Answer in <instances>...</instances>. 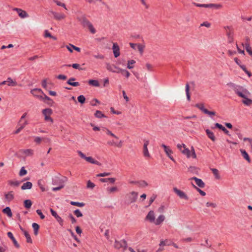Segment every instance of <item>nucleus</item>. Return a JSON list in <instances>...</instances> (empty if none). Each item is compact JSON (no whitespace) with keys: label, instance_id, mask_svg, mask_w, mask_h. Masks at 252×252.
Segmentation results:
<instances>
[{"label":"nucleus","instance_id":"obj_1","mask_svg":"<svg viewBox=\"0 0 252 252\" xmlns=\"http://www.w3.org/2000/svg\"><path fill=\"white\" fill-rule=\"evenodd\" d=\"M227 85L234 91V93L239 97L243 98L242 102L245 105L249 106L252 104V99L249 98L251 94L246 88L231 82L228 83Z\"/></svg>","mask_w":252,"mask_h":252},{"label":"nucleus","instance_id":"obj_2","mask_svg":"<svg viewBox=\"0 0 252 252\" xmlns=\"http://www.w3.org/2000/svg\"><path fill=\"white\" fill-rule=\"evenodd\" d=\"M31 93L34 96L38 97L39 99L43 100L49 106H53L54 101L49 96L44 94L41 89L35 88L31 90Z\"/></svg>","mask_w":252,"mask_h":252},{"label":"nucleus","instance_id":"obj_3","mask_svg":"<svg viewBox=\"0 0 252 252\" xmlns=\"http://www.w3.org/2000/svg\"><path fill=\"white\" fill-rule=\"evenodd\" d=\"M77 19L82 27L84 28L87 27L92 33L94 34L96 32V30L94 28L93 24L87 19L85 14H81L78 16Z\"/></svg>","mask_w":252,"mask_h":252},{"label":"nucleus","instance_id":"obj_4","mask_svg":"<svg viewBox=\"0 0 252 252\" xmlns=\"http://www.w3.org/2000/svg\"><path fill=\"white\" fill-rule=\"evenodd\" d=\"M77 153L79 156L84 159H85L88 162H90L92 164H94L99 166L101 165V163L98 161L97 160L94 159L92 157H86L84 154H83L81 151H78Z\"/></svg>","mask_w":252,"mask_h":252},{"label":"nucleus","instance_id":"obj_5","mask_svg":"<svg viewBox=\"0 0 252 252\" xmlns=\"http://www.w3.org/2000/svg\"><path fill=\"white\" fill-rule=\"evenodd\" d=\"M173 191L181 199L186 200H189L188 195L184 191L179 189L176 187L173 188Z\"/></svg>","mask_w":252,"mask_h":252},{"label":"nucleus","instance_id":"obj_6","mask_svg":"<svg viewBox=\"0 0 252 252\" xmlns=\"http://www.w3.org/2000/svg\"><path fill=\"white\" fill-rule=\"evenodd\" d=\"M114 247L116 249H120L121 248H124L126 249L127 247V243L126 240H122L120 241L115 240Z\"/></svg>","mask_w":252,"mask_h":252},{"label":"nucleus","instance_id":"obj_7","mask_svg":"<svg viewBox=\"0 0 252 252\" xmlns=\"http://www.w3.org/2000/svg\"><path fill=\"white\" fill-rule=\"evenodd\" d=\"M128 198V203H132L135 202L137 198L138 193L135 191H132L126 195Z\"/></svg>","mask_w":252,"mask_h":252},{"label":"nucleus","instance_id":"obj_8","mask_svg":"<svg viewBox=\"0 0 252 252\" xmlns=\"http://www.w3.org/2000/svg\"><path fill=\"white\" fill-rule=\"evenodd\" d=\"M106 68L108 70L115 73H119L120 68L116 66L114 64H111L110 63H106Z\"/></svg>","mask_w":252,"mask_h":252},{"label":"nucleus","instance_id":"obj_9","mask_svg":"<svg viewBox=\"0 0 252 252\" xmlns=\"http://www.w3.org/2000/svg\"><path fill=\"white\" fill-rule=\"evenodd\" d=\"M13 10L16 11L18 13L19 16L22 18H25L29 16L28 14L26 11H24L20 8H14Z\"/></svg>","mask_w":252,"mask_h":252},{"label":"nucleus","instance_id":"obj_10","mask_svg":"<svg viewBox=\"0 0 252 252\" xmlns=\"http://www.w3.org/2000/svg\"><path fill=\"white\" fill-rule=\"evenodd\" d=\"M112 50L115 58L118 57L120 55V47L117 43H113Z\"/></svg>","mask_w":252,"mask_h":252},{"label":"nucleus","instance_id":"obj_11","mask_svg":"<svg viewBox=\"0 0 252 252\" xmlns=\"http://www.w3.org/2000/svg\"><path fill=\"white\" fill-rule=\"evenodd\" d=\"M143 151V153L145 157H150V155L148 152L147 146L149 144V141L147 140H144Z\"/></svg>","mask_w":252,"mask_h":252},{"label":"nucleus","instance_id":"obj_12","mask_svg":"<svg viewBox=\"0 0 252 252\" xmlns=\"http://www.w3.org/2000/svg\"><path fill=\"white\" fill-rule=\"evenodd\" d=\"M50 212L53 216H54L58 222L60 223L61 226L63 225V220L57 214V212L54 211L53 209H50Z\"/></svg>","mask_w":252,"mask_h":252},{"label":"nucleus","instance_id":"obj_13","mask_svg":"<svg viewBox=\"0 0 252 252\" xmlns=\"http://www.w3.org/2000/svg\"><path fill=\"white\" fill-rule=\"evenodd\" d=\"M54 16V18L57 20H61L65 18V15L63 13H59L53 11H50Z\"/></svg>","mask_w":252,"mask_h":252},{"label":"nucleus","instance_id":"obj_14","mask_svg":"<svg viewBox=\"0 0 252 252\" xmlns=\"http://www.w3.org/2000/svg\"><path fill=\"white\" fill-rule=\"evenodd\" d=\"M145 220L150 222H154L155 220V213L153 211H150L145 218Z\"/></svg>","mask_w":252,"mask_h":252},{"label":"nucleus","instance_id":"obj_15","mask_svg":"<svg viewBox=\"0 0 252 252\" xmlns=\"http://www.w3.org/2000/svg\"><path fill=\"white\" fill-rule=\"evenodd\" d=\"M190 180H194L196 184L201 188H204L205 186V183L203 182V181L201 179H199L196 177H193L191 178Z\"/></svg>","mask_w":252,"mask_h":252},{"label":"nucleus","instance_id":"obj_16","mask_svg":"<svg viewBox=\"0 0 252 252\" xmlns=\"http://www.w3.org/2000/svg\"><path fill=\"white\" fill-rule=\"evenodd\" d=\"M7 236L12 240L14 246L17 248L19 249L20 248V245L18 243L17 241L13 236V234L11 232H7Z\"/></svg>","mask_w":252,"mask_h":252},{"label":"nucleus","instance_id":"obj_17","mask_svg":"<svg viewBox=\"0 0 252 252\" xmlns=\"http://www.w3.org/2000/svg\"><path fill=\"white\" fill-rule=\"evenodd\" d=\"M123 141L122 140H120L119 142H116L112 140L111 141H108L107 144L111 146H115L118 148H121L123 146Z\"/></svg>","mask_w":252,"mask_h":252},{"label":"nucleus","instance_id":"obj_18","mask_svg":"<svg viewBox=\"0 0 252 252\" xmlns=\"http://www.w3.org/2000/svg\"><path fill=\"white\" fill-rule=\"evenodd\" d=\"M5 199L6 201L10 202L14 199V194L12 191H10L4 194Z\"/></svg>","mask_w":252,"mask_h":252},{"label":"nucleus","instance_id":"obj_19","mask_svg":"<svg viewBox=\"0 0 252 252\" xmlns=\"http://www.w3.org/2000/svg\"><path fill=\"white\" fill-rule=\"evenodd\" d=\"M207 136L213 142L216 141V137L214 135V133L210 130L207 129L205 130Z\"/></svg>","mask_w":252,"mask_h":252},{"label":"nucleus","instance_id":"obj_20","mask_svg":"<svg viewBox=\"0 0 252 252\" xmlns=\"http://www.w3.org/2000/svg\"><path fill=\"white\" fill-rule=\"evenodd\" d=\"M76 79L74 77L70 78L68 81H67V84L71 85L73 87H77L79 86V83L78 82H73L75 81Z\"/></svg>","mask_w":252,"mask_h":252},{"label":"nucleus","instance_id":"obj_21","mask_svg":"<svg viewBox=\"0 0 252 252\" xmlns=\"http://www.w3.org/2000/svg\"><path fill=\"white\" fill-rule=\"evenodd\" d=\"M246 40L247 41V42L245 43L246 50L247 52H248L249 55L252 56V49L251 47L250 46V45L248 42L250 40V39L248 37H247Z\"/></svg>","mask_w":252,"mask_h":252},{"label":"nucleus","instance_id":"obj_22","mask_svg":"<svg viewBox=\"0 0 252 252\" xmlns=\"http://www.w3.org/2000/svg\"><path fill=\"white\" fill-rule=\"evenodd\" d=\"M226 35L227 36L228 43H230L233 42V40H234L233 31H230L229 32H227L226 33Z\"/></svg>","mask_w":252,"mask_h":252},{"label":"nucleus","instance_id":"obj_23","mask_svg":"<svg viewBox=\"0 0 252 252\" xmlns=\"http://www.w3.org/2000/svg\"><path fill=\"white\" fill-rule=\"evenodd\" d=\"M99 181L101 182L105 183L107 182H109L110 184H114L116 181V178H101L99 179Z\"/></svg>","mask_w":252,"mask_h":252},{"label":"nucleus","instance_id":"obj_24","mask_svg":"<svg viewBox=\"0 0 252 252\" xmlns=\"http://www.w3.org/2000/svg\"><path fill=\"white\" fill-rule=\"evenodd\" d=\"M32 184L30 182H27L26 183H24L21 187V189L22 190H25V189H31L32 188Z\"/></svg>","mask_w":252,"mask_h":252},{"label":"nucleus","instance_id":"obj_25","mask_svg":"<svg viewBox=\"0 0 252 252\" xmlns=\"http://www.w3.org/2000/svg\"><path fill=\"white\" fill-rule=\"evenodd\" d=\"M164 220L165 217L163 215H161L158 216L156 221L155 220L154 222L156 225H159L164 221Z\"/></svg>","mask_w":252,"mask_h":252},{"label":"nucleus","instance_id":"obj_26","mask_svg":"<svg viewBox=\"0 0 252 252\" xmlns=\"http://www.w3.org/2000/svg\"><path fill=\"white\" fill-rule=\"evenodd\" d=\"M172 244V241L170 240L166 239L165 240H161L160 242L159 246H170Z\"/></svg>","mask_w":252,"mask_h":252},{"label":"nucleus","instance_id":"obj_27","mask_svg":"<svg viewBox=\"0 0 252 252\" xmlns=\"http://www.w3.org/2000/svg\"><path fill=\"white\" fill-rule=\"evenodd\" d=\"M95 117L100 119L102 118H107V116H105L101 111L96 110L94 114Z\"/></svg>","mask_w":252,"mask_h":252},{"label":"nucleus","instance_id":"obj_28","mask_svg":"<svg viewBox=\"0 0 252 252\" xmlns=\"http://www.w3.org/2000/svg\"><path fill=\"white\" fill-rule=\"evenodd\" d=\"M241 153L242 154V156L244 157V158L246 159L249 162H251V159L249 157V156L247 152L245 150L243 149L240 150Z\"/></svg>","mask_w":252,"mask_h":252},{"label":"nucleus","instance_id":"obj_29","mask_svg":"<svg viewBox=\"0 0 252 252\" xmlns=\"http://www.w3.org/2000/svg\"><path fill=\"white\" fill-rule=\"evenodd\" d=\"M2 212L4 214H6L8 217L10 218L12 216V213L10 207H6L5 208H4L2 210Z\"/></svg>","mask_w":252,"mask_h":252},{"label":"nucleus","instance_id":"obj_30","mask_svg":"<svg viewBox=\"0 0 252 252\" xmlns=\"http://www.w3.org/2000/svg\"><path fill=\"white\" fill-rule=\"evenodd\" d=\"M70 47L72 48V49H74L77 52H80L81 50L80 48L76 47L72 44H69V45L66 46V48L70 52H72V50Z\"/></svg>","mask_w":252,"mask_h":252},{"label":"nucleus","instance_id":"obj_31","mask_svg":"<svg viewBox=\"0 0 252 252\" xmlns=\"http://www.w3.org/2000/svg\"><path fill=\"white\" fill-rule=\"evenodd\" d=\"M118 191V189L117 187H107L106 188V191L108 194H111L112 193H114L115 192H117Z\"/></svg>","mask_w":252,"mask_h":252},{"label":"nucleus","instance_id":"obj_32","mask_svg":"<svg viewBox=\"0 0 252 252\" xmlns=\"http://www.w3.org/2000/svg\"><path fill=\"white\" fill-rule=\"evenodd\" d=\"M32 227L33 229L34 234L37 235L38 233V230L40 227L39 225L35 222H33L32 224Z\"/></svg>","mask_w":252,"mask_h":252},{"label":"nucleus","instance_id":"obj_33","mask_svg":"<svg viewBox=\"0 0 252 252\" xmlns=\"http://www.w3.org/2000/svg\"><path fill=\"white\" fill-rule=\"evenodd\" d=\"M43 115L46 117V116L51 115L53 113V111L51 108H45L42 111Z\"/></svg>","mask_w":252,"mask_h":252},{"label":"nucleus","instance_id":"obj_34","mask_svg":"<svg viewBox=\"0 0 252 252\" xmlns=\"http://www.w3.org/2000/svg\"><path fill=\"white\" fill-rule=\"evenodd\" d=\"M64 66L72 67L73 68L78 69L79 70H82V68L80 67V65L78 63H73L72 64H63L62 66V67Z\"/></svg>","mask_w":252,"mask_h":252},{"label":"nucleus","instance_id":"obj_35","mask_svg":"<svg viewBox=\"0 0 252 252\" xmlns=\"http://www.w3.org/2000/svg\"><path fill=\"white\" fill-rule=\"evenodd\" d=\"M32 205V202L30 199H26L24 201V206L26 209H30Z\"/></svg>","mask_w":252,"mask_h":252},{"label":"nucleus","instance_id":"obj_36","mask_svg":"<svg viewBox=\"0 0 252 252\" xmlns=\"http://www.w3.org/2000/svg\"><path fill=\"white\" fill-rule=\"evenodd\" d=\"M211 170L212 171V173H213L214 175L215 176L216 179H220V176L219 174V170L217 169L211 168Z\"/></svg>","mask_w":252,"mask_h":252},{"label":"nucleus","instance_id":"obj_37","mask_svg":"<svg viewBox=\"0 0 252 252\" xmlns=\"http://www.w3.org/2000/svg\"><path fill=\"white\" fill-rule=\"evenodd\" d=\"M8 83L7 85L9 86H16L17 85V83L16 81H13V80L10 77H8L6 80Z\"/></svg>","mask_w":252,"mask_h":252},{"label":"nucleus","instance_id":"obj_38","mask_svg":"<svg viewBox=\"0 0 252 252\" xmlns=\"http://www.w3.org/2000/svg\"><path fill=\"white\" fill-rule=\"evenodd\" d=\"M26 238V241L27 243H32V239L31 237V236L29 234V233H28V232L27 231H24V233H23Z\"/></svg>","mask_w":252,"mask_h":252},{"label":"nucleus","instance_id":"obj_39","mask_svg":"<svg viewBox=\"0 0 252 252\" xmlns=\"http://www.w3.org/2000/svg\"><path fill=\"white\" fill-rule=\"evenodd\" d=\"M189 86L188 83H187L186 85V93L187 95V98L188 101L190 100V95L189 93Z\"/></svg>","mask_w":252,"mask_h":252},{"label":"nucleus","instance_id":"obj_40","mask_svg":"<svg viewBox=\"0 0 252 252\" xmlns=\"http://www.w3.org/2000/svg\"><path fill=\"white\" fill-rule=\"evenodd\" d=\"M119 73H121L123 75L125 76L127 78H128L130 75V73L127 70L121 68L119 70Z\"/></svg>","mask_w":252,"mask_h":252},{"label":"nucleus","instance_id":"obj_41","mask_svg":"<svg viewBox=\"0 0 252 252\" xmlns=\"http://www.w3.org/2000/svg\"><path fill=\"white\" fill-rule=\"evenodd\" d=\"M137 185L139 187L144 188L148 186V184L145 180H141L140 181H138Z\"/></svg>","mask_w":252,"mask_h":252},{"label":"nucleus","instance_id":"obj_42","mask_svg":"<svg viewBox=\"0 0 252 252\" xmlns=\"http://www.w3.org/2000/svg\"><path fill=\"white\" fill-rule=\"evenodd\" d=\"M89 84L95 87H99V84L97 80H90L88 82Z\"/></svg>","mask_w":252,"mask_h":252},{"label":"nucleus","instance_id":"obj_43","mask_svg":"<svg viewBox=\"0 0 252 252\" xmlns=\"http://www.w3.org/2000/svg\"><path fill=\"white\" fill-rule=\"evenodd\" d=\"M8 184L10 186L18 187L20 185V182L18 181H13L12 180H9L8 181Z\"/></svg>","mask_w":252,"mask_h":252},{"label":"nucleus","instance_id":"obj_44","mask_svg":"<svg viewBox=\"0 0 252 252\" xmlns=\"http://www.w3.org/2000/svg\"><path fill=\"white\" fill-rule=\"evenodd\" d=\"M182 153L186 155L188 158L190 157V151L188 148H185L182 151Z\"/></svg>","mask_w":252,"mask_h":252},{"label":"nucleus","instance_id":"obj_45","mask_svg":"<svg viewBox=\"0 0 252 252\" xmlns=\"http://www.w3.org/2000/svg\"><path fill=\"white\" fill-rule=\"evenodd\" d=\"M70 204L73 206H76L79 207H82L84 206L85 204L83 202H74V201H71Z\"/></svg>","mask_w":252,"mask_h":252},{"label":"nucleus","instance_id":"obj_46","mask_svg":"<svg viewBox=\"0 0 252 252\" xmlns=\"http://www.w3.org/2000/svg\"><path fill=\"white\" fill-rule=\"evenodd\" d=\"M78 101L81 104H84L85 102L86 98L83 95H80L77 97Z\"/></svg>","mask_w":252,"mask_h":252},{"label":"nucleus","instance_id":"obj_47","mask_svg":"<svg viewBox=\"0 0 252 252\" xmlns=\"http://www.w3.org/2000/svg\"><path fill=\"white\" fill-rule=\"evenodd\" d=\"M195 106L199 109L203 113H204L205 110L206 109L204 108V104L203 103H197L195 104Z\"/></svg>","mask_w":252,"mask_h":252},{"label":"nucleus","instance_id":"obj_48","mask_svg":"<svg viewBox=\"0 0 252 252\" xmlns=\"http://www.w3.org/2000/svg\"><path fill=\"white\" fill-rule=\"evenodd\" d=\"M137 49H138L139 52H140V54L142 55V54L143 53L144 49L145 48V46L143 45L142 44H137Z\"/></svg>","mask_w":252,"mask_h":252},{"label":"nucleus","instance_id":"obj_49","mask_svg":"<svg viewBox=\"0 0 252 252\" xmlns=\"http://www.w3.org/2000/svg\"><path fill=\"white\" fill-rule=\"evenodd\" d=\"M192 186L194 189H196V190L202 195V196H205L206 195L205 192L199 188H197L196 186H195L193 184H192Z\"/></svg>","mask_w":252,"mask_h":252},{"label":"nucleus","instance_id":"obj_50","mask_svg":"<svg viewBox=\"0 0 252 252\" xmlns=\"http://www.w3.org/2000/svg\"><path fill=\"white\" fill-rule=\"evenodd\" d=\"M27 174V171L25 169L24 167H22L19 172V176H23Z\"/></svg>","mask_w":252,"mask_h":252},{"label":"nucleus","instance_id":"obj_51","mask_svg":"<svg viewBox=\"0 0 252 252\" xmlns=\"http://www.w3.org/2000/svg\"><path fill=\"white\" fill-rule=\"evenodd\" d=\"M95 187V184L92 182L90 180L87 182V188L88 189H93Z\"/></svg>","mask_w":252,"mask_h":252},{"label":"nucleus","instance_id":"obj_52","mask_svg":"<svg viewBox=\"0 0 252 252\" xmlns=\"http://www.w3.org/2000/svg\"><path fill=\"white\" fill-rule=\"evenodd\" d=\"M135 63V61L133 60L128 61L127 62V67L128 69H131L133 67V66H131V64H133Z\"/></svg>","mask_w":252,"mask_h":252},{"label":"nucleus","instance_id":"obj_53","mask_svg":"<svg viewBox=\"0 0 252 252\" xmlns=\"http://www.w3.org/2000/svg\"><path fill=\"white\" fill-rule=\"evenodd\" d=\"M224 127V126H223L222 125H221V124H220L219 123H216L215 124L214 127H212L211 128L212 129H214V128H218L222 130Z\"/></svg>","mask_w":252,"mask_h":252},{"label":"nucleus","instance_id":"obj_54","mask_svg":"<svg viewBox=\"0 0 252 252\" xmlns=\"http://www.w3.org/2000/svg\"><path fill=\"white\" fill-rule=\"evenodd\" d=\"M100 103V102L96 98L93 99L91 102V105L93 106H96L97 104Z\"/></svg>","mask_w":252,"mask_h":252},{"label":"nucleus","instance_id":"obj_55","mask_svg":"<svg viewBox=\"0 0 252 252\" xmlns=\"http://www.w3.org/2000/svg\"><path fill=\"white\" fill-rule=\"evenodd\" d=\"M189 171L193 173H197V169L195 166H190L188 168Z\"/></svg>","mask_w":252,"mask_h":252},{"label":"nucleus","instance_id":"obj_56","mask_svg":"<svg viewBox=\"0 0 252 252\" xmlns=\"http://www.w3.org/2000/svg\"><path fill=\"white\" fill-rule=\"evenodd\" d=\"M74 215L78 218L81 217L83 216L82 213L80 212L79 209H76L74 211Z\"/></svg>","mask_w":252,"mask_h":252},{"label":"nucleus","instance_id":"obj_57","mask_svg":"<svg viewBox=\"0 0 252 252\" xmlns=\"http://www.w3.org/2000/svg\"><path fill=\"white\" fill-rule=\"evenodd\" d=\"M54 1L57 4V5L60 6H62L64 9H67L66 7V6H65L64 3H62V2L58 1V0H54Z\"/></svg>","mask_w":252,"mask_h":252},{"label":"nucleus","instance_id":"obj_58","mask_svg":"<svg viewBox=\"0 0 252 252\" xmlns=\"http://www.w3.org/2000/svg\"><path fill=\"white\" fill-rule=\"evenodd\" d=\"M24 153L27 156L32 155L33 154V151L31 149L25 150Z\"/></svg>","mask_w":252,"mask_h":252},{"label":"nucleus","instance_id":"obj_59","mask_svg":"<svg viewBox=\"0 0 252 252\" xmlns=\"http://www.w3.org/2000/svg\"><path fill=\"white\" fill-rule=\"evenodd\" d=\"M190 157H192L193 158H196V155L195 152V150L193 147H191V150L190 151Z\"/></svg>","mask_w":252,"mask_h":252},{"label":"nucleus","instance_id":"obj_60","mask_svg":"<svg viewBox=\"0 0 252 252\" xmlns=\"http://www.w3.org/2000/svg\"><path fill=\"white\" fill-rule=\"evenodd\" d=\"M204 113L205 114H207L209 116H212V115L214 116L216 115V112L215 111H210L208 110L207 109L206 110H205V112Z\"/></svg>","mask_w":252,"mask_h":252},{"label":"nucleus","instance_id":"obj_61","mask_svg":"<svg viewBox=\"0 0 252 252\" xmlns=\"http://www.w3.org/2000/svg\"><path fill=\"white\" fill-rule=\"evenodd\" d=\"M106 133L108 135H109L114 138H115L116 139H118V137L115 135L114 133H113L110 130H109V129L106 128Z\"/></svg>","mask_w":252,"mask_h":252},{"label":"nucleus","instance_id":"obj_62","mask_svg":"<svg viewBox=\"0 0 252 252\" xmlns=\"http://www.w3.org/2000/svg\"><path fill=\"white\" fill-rule=\"evenodd\" d=\"M110 174H111V173L110 172H104V173H99V174L96 175V176L97 177H105V176H109Z\"/></svg>","mask_w":252,"mask_h":252},{"label":"nucleus","instance_id":"obj_63","mask_svg":"<svg viewBox=\"0 0 252 252\" xmlns=\"http://www.w3.org/2000/svg\"><path fill=\"white\" fill-rule=\"evenodd\" d=\"M36 212L37 214L40 216L41 219H44L45 218V216L43 214L41 210L37 209L36 211Z\"/></svg>","mask_w":252,"mask_h":252},{"label":"nucleus","instance_id":"obj_64","mask_svg":"<svg viewBox=\"0 0 252 252\" xmlns=\"http://www.w3.org/2000/svg\"><path fill=\"white\" fill-rule=\"evenodd\" d=\"M44 37L51 38L52 37V34L48 30H45L44 32Z\"/></svg>","mask_w":252,"mask_h":252}]
</instances>
